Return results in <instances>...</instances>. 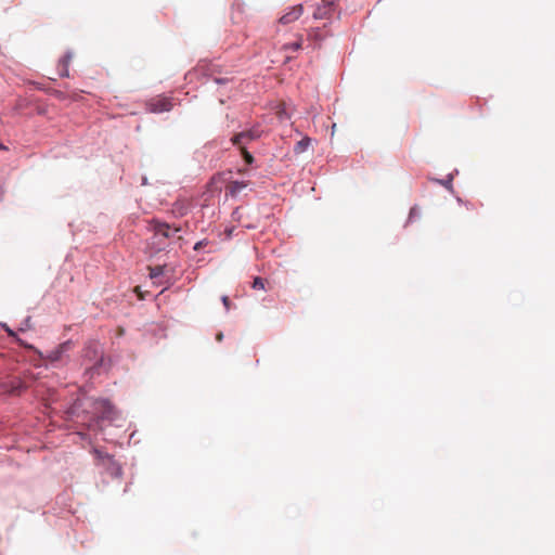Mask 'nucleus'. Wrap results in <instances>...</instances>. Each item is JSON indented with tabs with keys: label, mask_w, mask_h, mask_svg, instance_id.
<instances>
[{
	"label": "nucleus",
	"mask_w": 555,
	"mask_h": 555,
	"mask_svg": "<svg viewBox=\"0 0 555 555\" xmlns=\"http://www.w3.org/2000/svg\"><path fill=\"white\" fill-rule=\"evenodd\" d=\"M98 460L100 461V465L105 466L107 473L113 478H120L122 470L119 463H117L113 457L108 454H104L102 452L95 451Z\"/></svg>",
	"instance_id": "f257e3e1"
},
{
	"label": "nucleus",
	"mask_w": 555,
	"mask_h": 555,
	"mask_svg": "<svg viewBox=\"0 0 555 555\" xmlns=\"http://www.w3.org/2000/svg\"><path fill=\"white\" fill-rule=\"evenodd\" d=\"M260 137V130L258 128H251V129H248V130H244L237 134H235L231 141L233 143V145L235 146H238V147H246V144L248 142H251L254 140H257L259 139Z\"/></svg>",
	"instance_id": "f03ea898"
},
{
	"label": "nucleus",
	"mask_w": 555,
	"mask_h": 555,
	"mask_svg": "<svg viewBox=\"0 0 555 555\" xmlns=\"http://www.w3.org/2000/svg\"><path fill=\"white\" fill-rule=\"evenodd\" d=\"M147 111L150 113L159 114L169 112L172 108V102L169 98L166 96H157L151 99L147 104Z\"/></svg>",
	"instance_id": "7ed1b4c3"
},
{
	"label": "nucleus",
	"mask_w": 555,
	"mask_h": 555,
	"mask_svg": "<svg viewBox=\"0 0 555 555\" xmlns=\"http://www.w3.org/2000/svg\"><path fill=\"white\" fill-rule=\"evenodd\" d=\"M26 388L21 378H13L0 384V392L11 396H20Z\"/></svg>",
	"instance_id": "20e7f679"
},
{
	"label": "nucleus",
	"mask_w": 555,
	"mask_h": 555,
	"mask_svg": "<svg viewBox=\"0 0 555 555\" xmlns=\"http://www.w3.org/2000/svg\"><path fill=\"white\" fill-rule=\"evenodd\" d=\"M304 14L302 4H296L292 9H289L285 14H283L280 18V24L289 25L297 21Z\"/></svg>",
	"instance_id": "39448f33"
},
{
	"label": "nucleus",
	"mask_w": 555,
	"mask_h": 555,
	"mask_svg": "<svg viewBox=\"0 0 555 555\" xmlns=\"http://www.w3.org/2000/svg\"><path fill=\"white\" fill-rule=\"evenodd\" d=\"M72 349V343L69 340L59 345L55 350H52L47 354V360L51 363L59 362L62 360V356Z\"/></svg>",
	"instance_id": "423d86ee"
},
{
	"label": "nucleus",
	"mask_w": 555,
	"mask_h": 555,
	"mask_svg": "<svg viewBox=\"0 0 555 555\" xmlns=\"http://www.w3.org/2000/svg\"><path fill=\"white\" fill-rule=\"evenodd\" d=\"M334 10V2L328 0H323L321 4L318 5L314 17L317 20L328 18Z\"/></svg>",
	"instance_id": "0eeeda50"
},
{
	"label": "nucleus",
	"mask_w": 555,
	"mask_h": 555,
	"mask_svg": "<svg viewBox=\"0 0 555 555\" xmlns=\"http://www.w3.org/2000/svg\"><path fill=\"white\" fill-rule=\"evenodd\" d=\"M248 185L247 182H240V181H230L228 184H225L224 191L225 195L229 196H236L242 193V191Z\"/></svg>",
	"instance_id": "6e6552de"
},
{
	"label": "nucleus",
	"mask_w": 555,
	"mask_h": 555,
	"mask_svg": "<svg viewBox=\"0 0 555 555\" xmlns=\"http://www.w3.org/2000/svg\"><path fill=\"white\" fill-rule=\"evenodd\" d=\"M151 225H152V230H154L156 236H162L165 238L170 237V225L168 223L154 221L151 223Z\"/></svg>",
	"instance_id": "1a4fd4ad"
},
{
	"label": "nucleus",
	"mask_w": 555,
	"mask_h": 555,
	"mask_svg": "<svg viewBox=\"0 0 555 555\" xmlns=\"http://www.w3.org/2000/svg\"><path fill=\"white\" fill-rule=\"evenodd\" d=\"M70 61H72V54L70 53H67L63 57L60 59L59 69H60V75L62 77H68L69 76L68 67H69Z\"/></svg>",
	"instance_id": "9d476101"
},
{
	"label": "nucleus",
	"mask_w": 555,
	"mask_h": 555,
	"mask_svg": "<svg viewBox=\"0 0 555 555\" xmlns=\"http://www.w3.org/2000/svg\"><path fill=\"white\" fill-rule=\"evenodd\" d=\"M98 406L102 410V418H111L113 413V408L106 400H100L96 402Z\"/></svg>",
	"instance_id": "9b49d317"
},
{
	"label": "nucleus",
	"mask_w": 555,
	"mask_h": 555,
	"mask_svg": "<svg viewBox=\"0 0 555 555\" xmlns=\"http://www.w3.org/2000/svg\"><path fill=\"white\" fill-rule=\"evenodd\" d=\"M309 144H310L309 138H305L300 141H297V143L295 144V147H294L295 153L299 154V153L305 152L308 149Z\"/></svg>",
	"instance_id": "f8f14e48"
},
{
	"label": "nucleus",
	"mask_w": 555,
	"mask_h": 555,
	"mask_svg": "<svg viewBox=\"0 0 555 555\" xmlns=\"http://www.w3.org/2000/svg\"><path fill=\"white\" fill-rule=\"evenodd\" d=\"M149 275L151 279L160 276L164 272L163 266L149 267Z\"/></svg>",
	"instance_id": "ddd939ff"
},
{
	"label": "nucleus",
	"mask_w": 555,
	"mask_h": 555,
	"mask_svg": "<svg viewBox=\"0 0 555 555\" xmlns=\"http://www.w3.org/2000/svg\"><path fill=\"white\" fill-rule=\"evenodd\" d=\"M240 150L242 151V155H243V158L244 160L246 162V164H253L254 162V156L250 155V153L248 151H246V147H240Z\"/></svg>",
	"instance_id": "4468645a"
},
{
	"label": "nucleus",
	"mask_w": 555,
	"mask_h": 555,
	"mask_svg": "<svg viewBox=\"0 0 555 555\" xmlns=\"http://www.w3.org/2000/svg\"><path fill=\"white\" fill-rule=\"evenodd\" d=\"M301 48H302V39H299L298 41H296V42H294L292 44L284 46L283 49H285V50L292 49L294 51H297V50H299Z\"/></svg>",
	"instance_id": "2eb2a0df"
},
{
	"label": "nucleus",
	"mask_w": 555,
	"mask_h": 555,
	"mask_svg": "<svg viewBox=\"0 0 555 555\" xmlns=\"http://www.w3.org/2000/svg\"><path fill=\"white\" fill-rule=\"evenodd\" d=\"M254 288H260L263 289V281L261 278L257 276L253 284Z\"/></svg>",
	"instance_id": "dca6fc26"
},
{
	"label": "nucleus",
	"mask_w": 555,
	"mask_h": 555,
	"mask_svg": "<svg viewBox=\"0 0 555 555\" xmlns=\"http://www.w3.org/2000/svg\"><path fill=\"white\" fill-rule=\"evenodd\" d=\"M134 293L137 294L139 299H143L144 298L143 293H142V291L140 289L139 286L134 287Z\"/></svg>",
	"instance_id": "f3484780"
},
{
	"label": "nucleus",
	"mask_w": 555,
	"mask_h": 555,
	"mask_svg": "<svg viewBox=\"0 0 555 555\" xmlns=\"http://www.w3.org/2000/svg\"><path fill=\"white\" fill-rule=\"evenodd\" d=\"M222 304H223L224 308L229 309L230 308V298L222 297Z\"/></svg>",
	"instance_id": "a211bd4d"
},
{
	"label": "nucleus",
	"mask_w": 555,
	"mask_h": 555,
	"mask_svg": "<svg viewBox=\"0 0 555 555\" xmlns=\"http://www.w3.org/2000/svg\"><path fill=\"white\" fill-rule=\"evenodd\" d=\"M309 37L318 39L319 38V30H314L313 33L309 34Z\"/></svg>",
	"instance_id": "6ab92c4d"
},
{
	"label": "nucleus",
	"mask_w": 555,
	"mask_h": 555,
	"mask_svg": "<svg viewBox=\"0 0 555 555\" xmlns=\"http://www.w3.org/2000/svg\"><path fill=\"white\" fill-rule=\"evenodd\" d=\"M199 247H201V242L196 243L194 248L197 250Z\"/></svg>",
	"instance_id": "aec40b11"
},
{
	"label": "nucleus",
	"mask_w": 555,
	"mask_h": 555,
	"mask_svg": "<svg viewBox=\"0 0 555 555\" xmlns=\"http://www.w3.org/2000/svg\"><path fill=\"white\" fill-rule=\"evenodd\" d=\"M414 212H415V208L411 209V210H410V217H411V216H413V215H414Z\"/></svg>",
	"instance_id": "412c9836"
},
{
	"label": "nucleus",
	"mask_w": 555,
	"mask_h": 555,
	"mask_svg": "<svg viewBox=\"0 0 555 555\" xmlns=\"http://www.w3.org/2000/svg\"><path fill=\"white\" fill-rule=\"evenodd\" d=\"M4 150H7V147L4 145L0 144V151H4Z\"/></svg>",
	"instance_id": "4be33fe9"
},
{
	"label": "nucleus",
	"mask_w": 555,
	"mask_h": 555,
	"mask_svg": "<svg viewBox=\"0 0 555 555\" xmlns=\"http://www.w3.org/2000/svg\"><path fill=\"white\" fill-rule=\"evenodd\" d=\"M217 339H218L219 341L222 339V334H221V333L217 336Z\"/></svg>",
	"instance_id": "5701e85b"
},
{
	"label": "nucleus",
	"mask_w": 555,
	"mask_h": 555,
	"mask_svg": "<svg viewBox=\"0 0 555 555\" xmlns=\"http://www.w3.org/2000/svg\"><path fill=\"white\" fill-rule=\"evenodd\" d=\"M8 332L10 336H13V332L11 330H8Z\"/></svg>",
	"instance_id": "b1692460"
}]
</instances>
